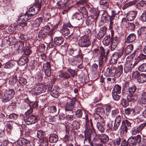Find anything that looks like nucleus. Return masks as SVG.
<instances>
[{"mask_svg":"<svg viewBox=\"0 0 146 146\" xmlns=\"http://www.w3.org/2000/svg\"><path fill=\"white\" fill-rule=\"evenodd\" d=\"M95 119H97L98 121L96 123V127L101 133H104L105 130V122L104 118L97 113H95L94 115Z\"/></svg>","mask_w":146,"mask_h":146,"instance_id":"obj_1","label":"nucleus"},{"mask_svg":"<svg viewBox=\"0 0 146 146\" xmlns=\"http://www.w3.org/2000/svg\"><path fill=\"white\" fill-rule=\"evenodd\" d=\"M15 94L14 90L13 89L6 90L2 96V101L6 102L9 101L13 96Z\"/></svg>","mask_w":146,"mask_h":146,"instance_id":"obj_2","label":"nucleus"},{"mask_svg":"<svg viewBox=\"0 0 146 146\" xmlns=\"http://www.w3.org/2000/svg\"><path fill=\"white\" fill-rule=\"evenodd\" d=\"M36 3L35 5H33L31 7L29 8V11L27 12L31 15L32 17L34 15L36 14L39 11L40 9L41 3L38 2H36L35 1Z\"/></svg>","mask_w":146,"mask_h":146,"instance_id":"obj_3","label":"nucleus"},{"mask_svg":"<svg viewBox=\"0 0 146 146\" xmlns=\"http://www.w3.org/2000/svg\"><path fill=\"white\" fill-rule=\"evenodd\" d=\"M64 98L65 100L67 101L65 106L66 111H70L72 113V110L74 108V105L76 101V98H73L72 100H71L68 97H66Z\"/></svg>","mask_w":146,"mask_h":146,"instance_id":"obj_4","label":"nucleus"},{"mask_svg":"<svg viewBox=\"0 0 146 146\" xmlns=\"http://www.w3.org/2000/svg\"><path fill=\"white\" fill-rule=\"evenodd\" d=\"M129 144L131 146H135L137 143L140 144L141 142V136L138 135L135 137H131L128 139Z\"/></svg>","mask_w":146,"mask_h":146,"instance_id":"obj_5","label":"nucleus"},{"mask_svg":"<svg viewBox=\"0 0 146 146\" xmlns=\"http://www.w3.org/2000/svg\"><path fill=\"white\" fill-rule=\"evenodd\" d=\"M79 41L80 45L81 47H88L91 44L89 39L86 36H81L79 39Z\"/></svg>","mask_w":146,"mask_h":146,"instance_id":"obj_6","label":"nucleus"},{"mask_svg":"<svg viewBox=\"0 0 146 146\" xmlns=\"http://www.w3.org/2000/svg\"><path fill=\"white\" fill-rule=\"evenodd\" d=\"M117 68L114 66L110 67H108L105 73V75L107 76L113 77L116 75Z\"/></svg>","mask_w":146,"mask_h":146,"instance_id":"obj_7","label":"nucleus"},{"mask_svg":"<svg viewBox=\"0 0 146 146\" xmlns=\"http://www.w3.org/2000/svg\"><path fill=\"white\" fill-rule=\"evenodd\" d=\"M38 120L37 117L33 115H28L25 119V121L27 125H31L36 123Z\"/></svg>","mask_w":146,"mask_h":146,"instance_id":"obj_8","label":"nucleus"},{"mask_svg":"<svg viewBox=\"0 0 146 146\" xmlns=\"http://www.w3.org/2000/svg\"><path fill=\"white\" fill-rule=\"evenodd\" d=\"M71 27H72V26L70 23L65 24L63 25L62 29L60 30V31L65 35L67 36L70 34L69 29Z\"/></svg>","mask_w":146,"mask_h":146,"instance_id":"obj_9","label":"nucleus"},{"mask_svg":"<svg viewBox=\"0 0 146 146\" xmlns=\"http://www.w3.org/2000/svg\"><path fill=\"white\" fill-rule=\"evenodd\" d=\"M96 132L94 128L90 129L86 128L85 131V139L89 140L92 136L95 134Z\"/></svg>","mask_w":146,"mask_h":146,"instance_id":"obj_10","label":"nucleus"},{"mask_svg":"<svg viewBox=\"0 0 146 146\" xmlns=\"http://www.w3.org/2000/svg\"><path fill=\"white\" fill-rule=\"evenodd\" d=\"M138 101L141 104H146V92L141 91L138 95Z\"/></svg>","mask_w":146,"mask_h":146,"instance_id":"obj_11","label":"nucleus"},{"mask_svg":"<svg viewBox=\"0 0 146 146\" xmlns=\"http://www.w3.org/2000/svg\"><path fill=\"white\" fill-rule=\"evenodd\" d=\"M43 68L45 74L48 77H50L51 75L50 66L49 62H46L43 64Z\"/></svg>","mask_w":146,"mask_h":146,"instance_id":"obj_12","label":"nucleus"},{"mask_svg":"<svg viewBox=\"0 0 146 146\" xmlns=\"http://www.w3.org/2000/svg\"><path fill=\"white\" fill-rule=\"evenodd\" d=\"M27 12L24 15L21 16L19 18L18 21L20 23H26L27 20L31 19L32 16L29 15V14Z\"/></svg>","mask_w":146,"mask_h":146,"instance_id":"obj_13","label":"nucleus"},{"mask_svg":"<svg viewBox=\"0 0 146 146\" xmlns=\"http://www.w3.org/2000/svg\"><path fill=\"white\" fill-rule=\"evenodd\" d=\"M124 87L126 89L127 88H128L127 91L130 94H133L137 90L136 87L135 85H132L129 86V84L127 83H125Z\"/></svg>","mask_w":146,"mask_h":146,"instance_id":"obj_14","label":"nucleus"},{"mask_svg":"<svg viewBox=\"0 0 146 146\" xmlns=\"http://www.w3.org/2000/svg\"><path fill=\"white\" fill-rule=\"evenodd\" d=\"M121 116L120 115H118L116 117L115 120L113 128L114 131H116L117 129L121 123Z\"/></svg>","mask_w":146,"mask_h":146,"instance_id":"obj_15","label":"nucleus"},{"mask_svg":"<svg viewBox=\"0 0 146 146\" xmlns=\"http://www.w3.org/2000/svg\"><path fill=\"white\" fill-rule=\"evenodd\" d=\"M134 65L131 62H128L126 63L124 65V72L126 74L128 72H130L133 67Z\"/></svg>","mask_w":146,"mask_h":146,"instance_id":"obj_16","label":"nucleus"},{"mask_svg":"<svg viewBox=\"0 0 146 146\" xmlns=\"http://www.w3.org/2000/svg\"><path fill=\"white\" fill-rule=\"evenodd\" d=\"M137 14L136 11H131L127 16V20L129 21H133L135 19Z\"/></svg>","mask_w":146,"mask_h":146,"instance_id":"obj_17","label":"nucleus"},{"mask_svg":"<svg viewBox=\"0 0 146 146\" xmlns=\"http://www.w3.org/2000/svg\"><path fill=\"white\" fill-rule=\"evenodd\" d=\"M136 36L134 34H131L127 36L125 42L127 43L132 42L136 39Z\"/></svg>","mask_w":146,"mask_h":146,"instance_id":"obj_18","label":"nucleus"},{"mask_svg":"<svg viewBox=\"0 0 146 146\" xmlns=\"http://www.w3.org/2000/svg\"><path fill=\"white\" fill-rule=\"evenodd\" d=\"M58 76L62 80L67 79L70 77V75L67 72H60Z\"/></svg>","mask_w":146,"mask_h":146,"instance_id":"obj_19","label":"nucleus"},{"mask_svg":"<svg viewBox=\"0 0 146 146\" xmlns=\"http://www.w3.org/2000/svg\"><path fill=\"white\" fill-rule=\"evenodd\" d=\"M109 137L108 135L105 134H102L100 139L101 142L104 144H106L109 141Z\"/></svg>","mask_w":146,"mask_h":146,"instance_id":"obj_20","label":"nucleus"},{"mask_svg":"<svg viewBox=\"0 0 146 146\" xmlns=\"http://www.w3.org/2000/svg\"><path fill=\"white\" fill-rule=\"evenodd\" d=\"M106 29L105 27L101 29L98 34L97 38L99 40L101 39L105 35L106 32Z\"/></svg>","mask_w":146,"mask_h":146,"instance_id":"obj_21","label":"nucleus"},{"mask_svg":"<svg viewBox=\"0 0 146 146\" xmlns=\"http://www.w3.org/2000/svg\"><path fill=\"white\" fill-rule=\"evenodd\" d=\"M139 36L142 35L144 37H146V27H143L140 28L137 31Z\"/></svg>","mask_w":146,"mask_h":146,"instance_id":"obj_22","label":"nucleus"},{"mask_svg":"<svg viewBox=\"0 0 146 146\" xmlns=\"http://www.w3.org/2000/svg\"><path fill=\"white\" fill-rule=\"evenodd\" d=\"M54 42L56 45H60L64 41L63 38L62 37H56L54 38Z\"/></svg>","mask_w":146,"mask_h":146,"instance_id":"obj_23","label":"nucleus"},{"mask_svg":"<svg viewBox=\"0 0 146 146\" xmlns=\"http://www.w3.org/2000/svg\"><path fill=\"white\" fill-rule=\"evenodd\" d=\"M58 135L55 134H53L50 135L49 137L50 142L52 143H55L58 140Z\"/></svg>","mask_w":146,"mask_h":146,"instance_id":"obj_24","label":"nucleus"},{"mask_svg":"<svg viewBox=\"0 0 146 146\" xmlns=\"http://www.w3.org/2000/svg\"><path fill=\"white\" fill-rule=\"evenodd\" d=\"M121 139L120 137L118 136L115 137V139L112 141V144L113 146H118L120 143Z\"/></svg>","mask_w":146,"mask_h":146,"instance_id":"obj_25","label":"nucleus"},{"mask_svg":"<svg viewBox=\"0 0 146 146\" xmlns=\"http://www.w3.org/2000/svg\"><path fill=\"white\" fill-rule=\"evenodd\" d=\"M36 87L40 94L44 92L47 89L46 86L43 84H39Z\"/></svg>","mask_w":146,"mask_h":146,"instance_id":"obj_26","label":"nucleus"},{"mask_svg":"<svg viewBox=\"0 0 146 146\" xmlns=\"http://www.w3.org/2000/svg\"><path fill=\"white\" fill-rule=\"evenodd\" d=\"M28 57L26 56H24L20 59L19 61V64L21 65H24L28 62Z\"/></svg>","mask_w":146,"mask_h":146,"instance_id":"obj_27","label":"nucleus"},{"mask_svg":"<svg viewBox=\"0 0 146 146\" xmlns=\"http://www.w3.org/2000/svg\"><path fill=\"white\" fill-rule=\"evenodd\" d=\"M137 81L139 83H143L146 82V74H141L138 77Z\"/></svg>","mask_w":146,"mask_h":146,"instance_id":"obj_28","label":"nucleus"},{"mask_svg":"<svg viewBox=\"0 0 146 146\" xmlns=\"http://www.w3.org/2000/svg\"><path fill=\"white\" fill-rule=\"evenodd\" d=\"M121 86L118 84H116L114 86L112 92L121 94Z\"/></svg>","mask_w":146,"mask_h":146,"instance_id":"obj_29","label":"nucleus"},{"mask_svg":"<svg viewBox=\"0 0 146 146\" xmlns=\"http://www.w3.org/2000/svg\"><path fill=\"white\" fill-rule=\"evenodd\" d=\"M111 38L110 36H107L105 37L103 39L102 43L105 46H108L111 42Z\"/></svg>","mask_w":146,"mask_h":146,"instance_id":"obj_30","label":"nucleus"},{"mask_svg":"<svg viewBox=\"0 0 146 146\" xmlns=\"http://www.w3.org/2000/svg\"><path fill=\"white\" fill-rule=\"evenodd\" d=\"M123 70V65L121 64L118 66L117 69L116 70V76L119 77L122 73Z\"/></svg>","mask_w":146,"mask_h":146,"instance_id":"obj_31","label":"nucleus"},{"mask_svg":"<svg viewBox=\"0 0 146 146\" xmlns=\"http://www.w3.org/2000/svg\"><path fill=\"white\" fill-rule=\"evenodd\" d=\"M83 14L81 13H75L73 15V17L75 18L76 19L79 20H82L83 18Z\"/></svg>","mask_w":146,"mask_h":146,"instance_id":"obj_32","label":"nucleus"},{"mask_svg":"<svg viewBox=\"0 0 146 146\" xmlns=\"http://www.w3.org/2000/svg\"><path fill=\"white\" fill-rule=\"evenodd\" d=\"M143 107L140 104H138L135 108V111L137 113H139L140 112L143 110Z\"/></svg>","mask_w":146,"mask_h":146,"instance_id":"obj_33","label":"nucleus"},{"mask_svg":"<svg viewBox=\"0 0 146 146\" xmlns=\"http://www.w3.org/2000/svg\"><path fill=\"white\" fill-rule=\"evenodd\" d=\"M42 17H40L36 19L33 23V25L35 27H38L39 26L42 22Z\"/></svg>","mask_w":146,"mask_h":146,"instance_id":"obj_34","label":"nucleus"},{"mask_svg":"<svg viewBox=\"0 0 146 146\" xmlns=\"http://www.w3.org/2000/svg\"><path fill=\"white\" fill-rule=\"evenodd\" d=\"M137 96L135 94L127 96V100L129 101L134 102L137 100Z\"/></svg>","mask_w":146,"mask_h":146,"instance_id":"obj_35","label":"nucleus"},{"mask_svg":"<svg viewBox=\"0 0 146 146\" xmlns=\"http://www.w3.org/2000/svg\"><path fill=\"white\" fill-rule=\"evenodd\" d=\"M133 49V45L130 44L128 45L126 47L125 50L126 53L128 54H130L132 51Z\"/></svg>","mask_w":146,"mask_h":146,"instance_id":"obj_36","label":"nucleus"},{"mask_svg":"<svg viewBox=\"0 0 146 146\" xmlns=\"http://www.w3.org/2000/svg\"><path fill=\"white\" fill-rule=\"evenodd\" d=\"M80 52V50H77L76 49L74 50L72 48H70L69 49L68 52L69 54L70 55H74V56L76 55Z\"/></svg>","mask_w":146,"mask_h":146,"instance_id":"obj_37","label":"nucleus"},{"mask_svg":"<svg viewBox=\"0 0 146 146\" xmlns=\"http://www.w3.org/2000/svg\"><path fill=\"white\" fill-rule=\"evenodd\" d=\"M29 141L25 139H22L18 141V143L20 146L25 145Z\"/></svg>","mask_w":146,"mask_h":146,"instance_id":"obj_38","label":"nucleus"},{"mask_svg":"<svg viewBox=\"0 0 146 146\" xmlns=\"http://www.w3.org/2000/svg\"><path fill=\"white\" fill-rule=\"evenodd\" d=\"M121 94L112 92V97L113 99L116 101H118L120 99Z\"/></svg>","mask_w":146,"mask_h":146,"instance_id":"obj_39","label":"nucleus"},{"mask_svg":"<svg viewBox=\"0 0 146 146\" xmlns=\"http://www.w3.org/2000/svg\"><path fill=\"white\" fill-rule=\"evenodd\" d=\"M138 127H133L131 131V133L132 135H135L136 134L140 132Z\"/></svg>","mask_w":146,"mask_h":146,"instance_id":"obj_40","label":"nucleus"},{"mask_svg":"<svg viewBox=\"0 0 146 146\" xmlns=\"http://www.w3.org/2000/svg\"><path fill=\"white\" fill-rule=\"evenodd\" d=\"M39 91L38 90V88L36 86L33 88L31 90V92L33 95L36 96L40 94Z\"/></svg>","mask_w":146,"mask_h":146,"instance_id":"obj_41","label":"nucleus"},{"mask_svg":"<svg viewBox=\"0 0 146 146\" xmlns=\"http://www.w3.org/2000/svg\"><path fill=\"white\" fill-rule=\"evenodd\" d=\"M48 111L50 113H53L56 112L57 111V109L55 106H52L49 107L48 108Z\"/></svg>","mask_w":146,"mask_h":146,"instance_id":"obj_42","label":"nucleus"},{"mask_svg":"<svg viewBox=\"0 0 146 146\" xmlns=\"http://www.w3.org/2000/svg\"><path fill=\"white\" fill-rule=\"evenodd\" d=\"M44 132L42 130L38 131L37 133V137L40 139H42L44 137Z\"/></svg>","mask_w":146,"mask_h":146,"instance_id":"obj_43","label":"nucleus"},{"mask_svg":"<svg viewBox=\"0 0 146 146\" xmlns=\"http://www.w3.org/2000/svg\"><path fill=\"white\" fill-rule=\"evenodd\" d=\"M100 4L101 5H103L104 9H106L108 7V3L106 0H102L100 1Z\"/></svg>","mask_w":146,"mask_h":146,"instance_id":"obj_44","label":"nucleus"},{"mask_svg":"<svg viewBox=\"0 0 146 146\" xmlns=\"http://www.w3.org/2000/svg\"><path fill=\"white\" fill-rule=\"evenodd\" d=\"M57 4L59 7L62 9H64L66 7V2H64L63 3L62 2H58Z\"/></svg>","mask_w":146,"mask_h":146,"instance_id":"obj_45","label":"nucleus"},{"mask_svg":"<svg viewBox=\"0 0 146 146\" xmlns=\"http://www.w3.org/2000/svg\"><path fill=\"white\" fill-rule=\"evenodd\" d=\"M138 69L141 72L146 71V63H143L141 65L139 66Z\"/></svg>","mask_w":146,"mask_h":146,"instance_id":"obj_46","label":"nucleus"},{"mask_svg":"<svg viewBox=\"0 0 146 146\" xmlns=\"http://www.w3.org/2000/svg\"><path fill=\"white\" fill-rule=\"evenodd\" d=\"M101 135L97 134L96 133L93 136V141L94 142L98 141L100 139Z\"/></svg>","mask_w":146,"mask_h":146,"instance_id":"obj_47","label":"nucleus"},{"mask_svg":"<svg viewBox=\"0 0 146 146\" xmlns=\"http://www.w3.org/2000/svg\"><path fill=\"white\" fill-rule=\"evenodd\" d=\"M47 34L42 31V30H40L38 34V37L40 39H41L45 37Z\"/></svg>","mask_w":146,"mask_h":146,"instance_id":"obj_48","label":"nucleus"},{"mask_svg":"<svg viewBox=\"0 0 146 146\" xmlns=\"http://www.w3.org/2000/svg\"><path fill=\"white\" fill-rule=\"evenodd\" d=\"M121 104L123 108H125L129 104L126 100L125 99H122L121 100Z\"/></svg>","mask_w":146,"mask_h":146,"instance_id":"obj_49","label":"nucleus"},{"mask_svg":"<svg viewBox=\"0 0 146 146\" xmlns=\"http://www.w3.org/2000/svg\"><path fill=\"white\" fill-rule=\"evenodd\" d=\"M109 21H110V27L109 28L110 29H111L112 28L113 25V22L112 21L114 19V17L109 16Z\"/></svg>","mask_w":146,"mask_h":146,"instance_id":"obj_50","label":"nucleus"},{"mask_svg":"<svg viewBox=\"0 0 146 146\" xmlns=\"http://www.w3.org/2000/svg\"><path fill=\"white\" fill-rule=\"evenodd\" d=\"M50 29V27L48 25H46L42 28L41 30L45 32L46 34H48V31Z\"/></svg>","mask_w":146,"mask_h":146,"instance_id":"obj_51","label":"nucleus"},{"mask_svg":"<svg viewBox=\"0 0 146 146\" xmlns=\"http://www.w3.org/2000/svg\"><path fill=\"white\" fill-rule=\"evenodd\" d=\"M136 3V0H134L132 1L126 3L125 5V7H128L129 6H130L135 5Z\"/></svg>","mask_w":146,"mask_h":146,"instance_id":"obj_52","label":"nucleus"},{"mask_svg":"<svg viewBox=\"0 0 146 146\" xmlns=\"http://www.w3.org/2000/svg\"><path fill=\"white\" fill-rule=\"evenodd\" d=\"M100 50L99 51L101 53V57L103 58L105 56V52L103 47L102 46L100 47Z\"/></svg>","mask_w":146,"mask_h":146,"instance_id":"obj_53","label":"nucleus"},{"mask_svg":"<svg viewBox=\"0 0 146 146\" xmlns=\"http://www.w3.org/2000/svg\"><path fill=\"white\" fill-rule=\"evenodd\" d=\"M129 145V141L128 139H123L121 141V146H127Z\"/></svg>","mask_w":146,"mask_h":146,"instance_id":"obj_54","label":"nucleus"},{"mask_svg":"<svg viewBox=\"0 0 146 146\" xmlns=\"http://www.w3.org/2000/svg\"><path fill=\"white\" fill-rule=\"evenodd\" d=\"M72 125L74 128L76 129H78L80 127L79 123L77 121H73Z\"/></svg>","mask_w":146,"mask_h":146,"instance_id":"obj_55","label":"nucleus"},{"mask_svg":"<svg viewBox=\"0 0 146 146\" xmlns=\"http://www.w3.org/2000/svg\"><path fill=\"white\" fill-rule=\"evenodd\" d=\"M76 116L78 118H80L82 117V112L81 110H77L75 112Z\"/></svg>","mask_w":146,"mask_h":146,"instance_id":"obj_56","label":"nucleus"},{"mask_svg":"<svg viewBox=\"0 0 146 146\" xmlns=\"http://www.w3.org/2000/svg\"><path fill=\"white\" fill-rule=\"evenodd\" d=\"M141 19L143 22L146 21V11H144L142 13L141 16Z\"/></svg>","mask_w":146,"mask_h":146,"instance_id":"obj_57","label":"nucleus"},{"mask_svg":"<svg viewBox=\"0 0 146 146\" xmlns=\"http://www.w3.org/2000/svg\"><path fill=\"white\" fill-rule=\"evenodd\" d=\"M119 41V39L117 37H115L111 40V43L117 45Z\"/></svg>","mask_w":146,"mask_h":146,"instance_id":"obj_58","label":"nucleus"},{"mask_svg":"<svg viewBox=\"0 0 146 146\" xmlns=\"http://www.w3.org/2000/svg\"><path fill=\"white\" fill-rule=\"evenodd\" d=\"M20 23V24H19L17 25V28H18V29L22 28L23 27L26 26L27 25V23Z\"/></svg>","mask_w":146,"mask_h":146,"instance_id":"obj_59","label":"nucleus"},{"mask_svg":"<svg viewBox=\"0 0 146 146\" xmlns=\"http://www.w3.org/2000/svg\"><path fill=\"white\" fill-rule=\"evenodd\" d=\"M17 117V114L15 113H13L10 114L8 117V118L10 119L11 120H14L16 119Z\"/></svg>","mask_w":146,"mask_h":146,"instance_id":"obj_60","label":"nucleus"},{"mask_svg":"<svg viewBox=\"0 0 146 146\" xmlns=\"http://www.w3.org/2000/svg\"><path fill=\"white\" fill-rule=\"evenodd\" d=\"M118 113L119 112L117 110H113L111 112V116L113 117H116L118 115Z\"/></svg>","mask_w":146,"mask_h":146,"instance_id":"obj_61","label":"nucleus"},{"mask_svg":"<svg viewBox=\"0 0 146 146\" xmlns=\"http://www.w3.org/2000/svg\"><path fill=\"white\" fill-rule=\"evenodd\" d=\"M17 43V46L18 47V48L20 50L22 49L24 46V43L23 41H19Z\"/></svg>","mask_w":146,"mask_h":146,"instance_id":"obj_62","label":"nucleus"},{"mask_svg":"<svg viewBox=\"0 0 146 146\" xmlns=\"http://www.w3.org/2000/svg\"><path fill=\"white\" fill-rule=\"evenodd\" d=\"M129 29L131 30H134L136 27L134 23H128Z\"/></svg>","mask_w":146,"mask_h":146,"instance_id":"obj_63","label":"nucleus"},{"mask_svg":"<svg viewBox=\"0 0 146 146\" xmlns=\"http://www.w3.org/2000/svg\"><path fill=\"white\" fill-rule=\"evenodd\" d=\"M40 145L41 146H47L48 141L46 139H44L41 141Z\"/></svg>","mask_w":146,"mask_h":146,"instance_id":"obj_64","label":"nucleus"}]
</instances>
